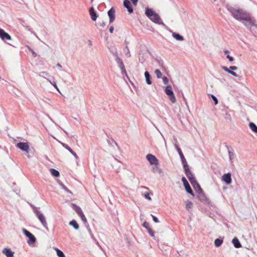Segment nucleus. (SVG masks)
Listing matches in <instances>:
<instances>
[{
	"mask_svg": "<svg viewBox=\"0 0 257 257\" xmlns=\"http://www.w3.org/2000/svg\"><path fill=\"white\" fill-rule=\"evenodd\" d=\"M194 190L197 193V198L200 201L208 205H211V201L207 198L203 189L201 188L200 185L198 183L197 180L194 177Z\"/></svg>",
	"mask_w": 257,
	"mask_h": 257,
	"instance_id": "f257e3e1",
	"label": "nucleus"
},
{
	"mask_svg": "<svg viewBox=\"0 0 257 257\" xmlns=\"http://www.w3.org/2000/svg\"><path fill=\"white\" fill-rule=\"evenodd\" d=\"M175 147L177 150V152H178V154H179V156L180 157L185 174L187 176L190 183L192 185H193V175L192 174L189 169V166L187 164V163L183 154V153L182 152L181 149L179 148L177 144H175Z\"/></svg>",
	"mask_w": 257,
	"mask_h": 257,
	"instance_id": "f03ea898",
	"label": "nucleus"
},
{
	"mask_svg": "<svg viewBox=\"0 0 257 257\" xmlns=\"http://www.w3.org/2000/svg\"><path fill=\"white\" fill-rule=\"evenodd\" d=\"M226 8L231 13L233 17L240 22L243 20L249 14L241 9H236L229 6H227Z\"/></svg>",
	"mask_w": 257,
	"mask_h": 257,
	"instance_id": "7ed1b4c3",
	"label": "nucleus"
},
{
	"mask_svg": "<svg viewBox=\"0 0 257 257\" xmlns=\"http://www.w3.org/2000/svg\"><path fill=\"white\" fill-rule=\"evenodd\" d=\"M145 15L154 23L160 25H165L160 16L153 9L147 8L145 10Z\"/></svg>",
	"mask_w": 257,
	"mask_h": 257,
	"instance_id": "20e7f679",
	"label": "nucleus"
},
{
	"mask_svg": "<svg viewBox=\"0 0 257 257\" xmlns=\"http://www.w3.org/2000/svg\"><path fill=\"white\" fill-rule=\"evenodd\" d=\"M242 24L249 30H251L253 27H257V24L255 20L251 16L250 14L245 18V19L241 21Z\"/></svg>",
	"mask_w": 257,
	"mask_h": 257,
	"instance_id": "39448f33",
	"label": "nucleus"
},
{
	"mask_svg": "<svg viewBox=\"0 0 257 257\" xmlns=\"http://www.w3.org/2000/svg\"><path fill=\"white\" fill-rule=\"evenodd\" d=\"M111 52L113 55L115 57V61L117 62L118 67L120 68L122 73L126 74V72L124 68V65L122 60L117 56V52L116 50L111 51Z\"/></svg>",
	"mask_w": 257,
	"mask_h": 257,
	"instance_id": "423d86ee",
	"label": "nucleus"
},
{
	"mask_svg": "<svg viewBox=\"0 0 257 257\" xmlns=\"http://www.w3.org/2000/svg\"><path fill=\"white\" fill-rule=\"evenodd\" d=\"M165 93L168 96L169 100L172 102L175 103L176 101L174 92L171 85H167L165 90Z\"/></svg>",
	"mask_w": 257,
	"mask_h": 257,
	"instance_id": "0eeeda50",
	"label": "nucleus"
},
{
	"mask_svg": "<svg viewBox=\"0 0 257 257\" xmlns=\"http://www.w3.org/2000/svg\"><path fill=\"white\" fill-rule=\"evenodd\" d=\"M34 212L35 213L36 215L37 216V217L39 219L40 221L41 222L43 226L44 227L48 228L47 223L46 222L45 217L44 216V215L37 209H34Z\"/></svg>",
	"mask_w": 257,
	"mask_h": 257,
	"instance_id": "6e6552de",
	"label": "nucleus"
},
{
	"mask_svg": "<svg viewBox=\"0 0 257 257\" xmlns=\"http://www.w3.org/2000/svg\"><path fill=\"white\" fill-rule=\"evenodd\" d=\"M22 232L27 237L29 238V240L27 241V243L29 244L34 243L36 242V239L35 236L25 228L22 229Z\"/></svg>",
	"mask_w": 257,
	"mask_h": 257,
	"instance_id": "1a4fd4ad",
	"label": "nucleus"
},
{
	"mask_svg": "<svg viewBox=\"0 0 257 257\" xmlns=\"http://www.w3.org/2000/svg\"><path fill=\"white\" fill-rule=\"evenodd\" d=\"M182 181L183 183V185L184 186L185 189L187 193L193 195V190H192L190 184H189L188 181L185 178V177H183L182 178Z\"/></svg>",
	"mask_w": 257,
	"mask_h": 257,
	"instance_id": "9d476101",
	"label": "nucleus"
},
{
	"mask_svg": "<svg viewBox=\"0 0 257 257\" xmlns=\"http://www.w3.org/2000/svg\"><path fill=\"white\" fill-rule=\"evenodd\" d=\"M16 146L21 149L22 151H25L27 153L29 152V146L28 143L20 142L17 143Z\"/></svg>",
	"mask_w": 257,
	"mask_h": 257,
	"instance_id": "9b49d317",
	"label": "nucleus"
},
{
	"mask_svg": "<svg viewBox=\"0 0 257 257\" xmlns=\"http://www.w3.org/2000/svg\"><path fill=\"white\" fill-rule=\"evenodd\" d=\"M146 158L151 165H157L158 164V160L154 155L148 154Z\"/></svg>",
	"mask_w": 257,
	"mask_h": 257,
	"instance_id": "f8f14e48",
	"label": "nucleus"
},
{
	"mask_svg": "<svg viewBox=\"0 0 257 257\" xmlns=\"http://www.w3.org/2000/svg\"><path fill=\"white\" fill-rule=\"evenodd\" d=\"M108 16L109 17V23H111L115 20V9L114 8H111L107 12Z\"/></svg>",
	"mask_w": 257,
	"mask_h": 257,
	"instance_id": "ddd939ff",
	"label": "nucleus"
},
{
	"mask_svg": "<svg viewBox=\"0 0 257 257\" xmlns=\"http://www.w3.org/2000/svg\"><path fill=\"white\" fill-rule=\"evenodd\" d=\"M231 174L229 173L224 174L222 176V180L226 184H230L232 182V179L231 177Z\"/></svg>",
	"mask_w": 257,
	"mask_h": 257,
	"instance_id": "4468645a",
	"label": "nucleus"
},
{
	"mask_svg": "<svg viewBox=\"0 0 257 257\" xmlns=\"http://www.w3.org/2000/svg\"><path fill=\"white\" fill-rule=\"evenodd\" d=\"M123 6L124 7L127 9V11L129 13H133L134 12V9L132 6L131 3L128 0H124L123 1Z\"/></svg>",
	"mask_w": 257,
	"mask_h": 257,
	"instance_id": "2eb2a0df",
	"label": "nucleus"
},
{
	"mask_svg": "<svg viewBox=\"0 0 257 257\" xmlns=\"http://www.w3.org/2000/svg\"><path fill=\"white\" fill-rule=\"evenodd\" d=\"M143 226L145 227L148 231V233H149L151 237H154V233L153 230L150 227V224L147 221H145L143 223Z\"/></svg>",
	"mask_w": 257,
	"mask_h": 257,
	"instance_id": "dca6fc26",
	"label": "nucleus"
},
{
	"mask_svg": "<svg viewBox=\"0 0 257 257\" xmlns=\"http://www.w3.org/2000/svg\"><path fill=\"white\" fill-rule=\"evenodd\" d=\"M0 37L3 40H11V36L0 28Z\"/></svg>",
	"mask_w": 257,
	"mask_h": 257,
	"instance_id": "f3484780",
	"label": "nucleus"
},
{
	"mask_svg": "<svg viewBox=\"0 0 257 257\" xmlns=\"http://www.w3.org/2000/svg\"><path fill=\"white\" fill-rule=\"evenodd\" d=\"M2 253L7 257H14V252L9 248H4L2 250Z\"/></svg>",
	"mask_w": 257,
	"mask_h": 257,
	"instance_id": "a211bd4d",
	"label": "nucleus"
},
{
	"mask_svg": "<svg viewBox=\"0 0 257 257\" xmlns=\"http://www.w3.org/2000/svg\"><path fill=\"white\" fill-rule=\"evenodd\" d=\"M89 14H90L91 19H92V20L93 21H96L98 16H97L96 13L95 12L93 7H92L90 8Z\"/></svg>",
	"mask_w": 257,
	"mask_h": 257,
	"instance_id": "6ab92c4d",
	"label": "nucleus"
},
{
	"mask_svg": "<svg viewBox=\"0 0 257 257\" xmlns=\"http://www.w3.org/2000/svg\"><path fill=\"white\" fill-rule=\"evenodd\" d=\"M72 208L76 211L77 214L80 216L83 213L81 208L75 204H71Z\"/></svg>",
	"mask_w": 257,
	"mask_h": 257,
	"instance_id": "aec40b11",
	"label": "nucleus"
},
{
	"mask_svg": "<svg viewBox=\"0 0 257 257\" xmlns=\"http://www.w3.org/2000/svg\"><path fill=\"white\" fill-rule=\"evenodd\" d=\"M61 145L63 147H64L65 149L68 150L69 152H70L76 159L78 158L77 154L67 144L63 143H61Z\"/></svg>",
	"mask_w": 257,
	"mask_h": 257,
	"instance_id": "412c9836",
	"label": "nucleus"
},
{
	"mask_svg": "<svg viewBox=\"0 0 257 257\" xmlns=\"http://www.w3.org/2000/svg\"><path fill=\"white\" fill-rule=\"evenodd\" d=\"M232 243L235 248H240L241 247V244L236 237H234L232 240Z\"/></svg>",
	"mask_w": 257,
	"mask_h": 257,
	"instance_id": "4be33fe9",
	"label": "nucleus"
},
{
	"mask_svg": "<svg viewBox=\"0 0 257 257\" xmlns=\"http://www.w3.org/2000/svg\"><path fill=\"white\" fill-rule=\"evenodd\" d=\"M145 77L147 83L149 85L151 84L152 83L151 81V76L148 71H146L145 72Z\"/></svg>",
	"mask_w": 257,
	"mask_h": 257,
	"instance_id": "5701e85b",
	"label": "nucleus"
},
{
	"mask_svg": "<svg viewBox=\"0 0 257 257\" xmlns=\"http://www.w3.org/2000/svg\"><path fill=\"white\" fill-rule=\"evenodd\" d=\"M172 36L174 38L178 41H183L184 40V38L182 36L180 35L179 34L174 32L172 34Z\"/></svg>",
	"mask_w": 257,
	"mask_h": 257,
	"instance_id": "b1692460",
	"label": "nucleus"
},
{
	"mask_svg": "<svg viewBox=\"0 0 257 257\" xmlns=\"http://www.w3.org/2000/svg\"><path fill=\"white\" fill-rule=\"evenodd\" d=\"M69 225L72 226L74 228L77 230L79 228V226L75 220H72L69 222Z\"/></svg>",
	"mask_w": 257,
	"mask_h": 257,
	"instance_id": "393cba45",
	"label": "nucleus"
},
{
	"mask_svg": "<svg viewBox=\"0 0 257 257\" xmlns=\"http://www.w3.org/2000/svg\"><path fill=\"white\" fill-rule=\"evenodd\" d=\"M51 174L54 177H59L60 175L59 172L57 170L52 168L50 170Z\"/></svg>",
	"mask_w": 257,
	"mask_h": 257,
	"instance_id": "a878e982",
	"label": "nucleus"
},
{
	"mask_svg": "<svg viewBox=\"0 0 257 257\" xmlns=\"http://www.w3.org/2000/svg\"><path fill=\"white\" fill-rule=\"evenodd\" d=\"M250 128L254 133H257V126L253 122H250L249 123Z\"/></svg>",
	"mask_w": 257,
	"mask_h": 257,
	"instance_id": "bb28decb",
	"label": "nucleus"
},
{
	"mask_svg": "<svg viewBox=\"0 0 257 257\" xmlns=\"http://www.w3.org/2000/svg\"><path fill=\"white\" fill-rule=\"evenodd\" d=\"M223 243V239L221 238H217L214 241V244L216 247H219Z\"/></svg>",
	"mask_w": 257,
	"mask_h": 257,
	"instance_id": "cd10ccee",
	"label": "nucleus"
},
{
	"mask_svg": "<svg viewBox=\"0 0 257 257\" xmlns=\"http://www.w3.org/2000/svg\"><path fill=\"white\" fill-rule=\"evenodd\" d=\"M192 203L191 201L187 200L186 201L185 208L188 211H190V209H191Z\"/></svg>",
	"mask_w": 257,
	"mask_h": 257,
	"instance_id": "c85d7f7f",
	"label": "nucleus"
},
{
	"mask_svg": "<svg viewBox=\"0 0 257 257\" xmlns=\"http://www.w3.org/2000/svg\"><path fill=\"white\" fill-rule=\"evenodd\" d=\"M55 250L57 252V255L58 257H65L64 253L59 249L56 248Z\"/></svg>",
	"mask_w": 257,
	"mask_h": 257,
	"instance_id": "c756f323",
	"label": "nucleus"
},
{
	"mask_svg": "<svg viewBox=\"0 0 257 257\" xmlns=\"http://www.w3.org/2000/svg\"><path fill=\"white\" fill-rule=\"evenodd\" d=\"M227 148H228V153L229 159L231 161V160L234 158L233 151L232 150H229L228 147H227Z\"/></svg>",
	"mask_w": 257,
	"mask_h": 257,
	"instance_id": "7c9ffc66",
	"label": "nucleus"
},
{
	"mask_svg": "<svg viewBox=\"0 0 257 257\" xmlns=\"http://www.w3.org/2000/svg\"><path fill=\"white\" fill-rule=\"evenodd\" d=\"M123 51L125 53V54L127 58H130L131 56L130 51L129 49L127 46H125V49H124Z\"/></svg>",
	"mask_w": 257,
	"mask_h": 257,
	"instance_id": "2f4dec72",
	"label": "nucleus"
},
{
	"mask_svg": "<svg viewBox=\"0 0 257 257\" xmlns=\"http://www.w3.org/2000/svg\"><path fill=\"white\" fill-rule=\"evenodd\" d=\"M155 73L156 74L158 78L160 79L162 77V73L159 69H156L155 71Z\"/></svg>",
	"mask_w": 257,
	"mask_h": 257,
	"instance_id": "473e14b6",
	"label": "nucleus"
},
{
	"mask_svg": "<svg viewBox=\"0 0 257 257\" xmlns=\"http://www.w3.org/2000/svg\"><path fill=\"white\" fill-rule=\"evenodd\" d=\"M80 218H81V220H82V221L83 222V223L86 225V224H87V219H86V218L85 217V215H84L83 213H82V214H81L80 216Z\"/></svg>",
	"mask_w": 257,
	"mask_h": 257,
	"instance_id": "72a5a7b5",
	"label": "nucleus"
},
{
	"mask_svg": "<svg viewBox=\"0 0 257 257\" xmlns=\"http://www.w3.org/2000/svg\"><path fill=\"white\" fill-rule=\"evenodd\" d=\"M60 185L61 186L62 188L64 189L65 191H67L68 193H72L71 191H70L64 184L62 183H60Z\"/></svg>",
	"mask_w": 257,
	"mask_h": 257,
	"instance_id": "f704fd0d",
	"label": "nucleus"
},
{
	"mask_svg": "<svg viewBox=\"0 0 257 257\" xmlns=\"http://www.w3.org/2000/svg\"><path fill=\"white\" fill-rule=\"evenodd\" d=\"M210 96H211L212 99H213V100L214 101V104L215 105L217 104L218 103V101L217 97L213 94H211Z\"/></svg>",
	"mask_w": 257,
	"mask_h": 257,
	"instance_id": "c9c22d12",
	"label": "nucleus"
},
{
	"mask_svg": "<svg viewBox=\"0 0 257 257\" xmlns=\"http://www.w3.org/2000/svg\"><path fill=\"white\" fill-rule=\"evenodd\" d=\"M48 81H49L54 87L58 90V88L57 87V86L56 85V83L55 81L52 82L51 81L49 80L48 79L45 78Z\"/></svg>",
	"mask_w": 257,
	"mask_h": 257,
	"instance_id": "e433bc0d",
	"label": "nucleus"
},
{
	"mask_svg": "<svg viewBox=\"0 0 257 257\" xmlns=\"http://www.w3.org/2000/svg\"><path fill=\"white\" fill-rule=\"evenodd\" d=\"M144 197H145V198L149 200H152V198L150 196V193L148 192H146L144 195Z\"/></svg>",
	"mask_w": 257,
	"mask_h": 257,
	"instance_id": "4c0bfd02",
	"label": "nucleus"
},
{
	"mask_svg": "<svg viewBox=\"0 0 257 257\" xmlns=\"http://www.w3.org/2000/svg\"><path fill=\"white\" fill-rule=\"evenodd\" d=\"M191 217L190 216H189V219L188 220V227H189V229L190 230H192V225H191Z\"/></svg>",
	"mask_w": 257,
	"mask_h": 257,
	"instance_id": "58836bf2",
	"label": "nucleus"
},
{
	"mask_svg": "<svg viewBox=\"0 0 257 257\" xmlns=\"http://www.w3.org/2000/svg\"><path fill=\"white\" fill-rule=\"evenodd\" d=\"M163 82L165 84H167L169 82V79L166 76H164L163 77H162Z\"/></svg>",
	"mask_w": 257,
	"mask_h": 257,
	"instance_id": "ea45409f",
	"label": "nucleus"
},
{
	"mask_svg": "<svg viewBox=\"0 0 257 257\" xmlns=\"http://www.w3.org/2000/svg\"><path fill=\"white\" fill-rule=\"evenodd\" d=\"M221 68L224 70L225 71L228 72V73H229V72L231 71L230 69L229 68H228L227 67H225V66H221Z\"/></svg>",
	"mask_w": 257,
	"mask_h": 257,
	"instance_id": "a19ab883",
	"label": "nucleus"
},
{
	"mask_svg": "<svg viewBox=\"0 0 257 257\" xmlns=\"http://www.w3.org/2000/svg\"><path fill=\"white\" fill-rule=\"evenodd\" d=\"M154 172H159L160 173H161V170L157 167L155 166L153 167Z\"/></svg>",
	"mask_w": 257,
	"mask_h": 257,
	"instance_id": "79ce46f5",
	"label": "nucleus"
},
{
	"mask_svg": "<svg viewBox=\"0 0 257 257\" xmlns=\"http://www.w3.org/2000/svg\"><path fill=\"white\" fill-rule=\"evenodd\" d=\"M151 216L152 217V218H153V221L155 222V223H158L159 222V219H158L157 217H156V216H155L154 215L151 214Z\"/></svg>",
	"mask_w": 257,
	"mask_h": 257,
	"instance_id": "37998d69",
	"label": "nucleus"
},
{
	"mask_svg": "<svg viewBox=\"0 0 257 257\" xmlns=\"http://www.w3.org/2000/svg\"><path fill=\"white\" fill-rule=\"evenodd\" d=\"M226 58L228 59V60L230 61V62H232L234 60V58L232 57V56H230V55H227L226 56Z\"/></svg>",
	"mask_w": 257,
	"mask_h": 257,
	"instance_id": "c03bdc74",
	"label": "nucleus"
},
{
	"mask_svg": "<svg viewBox=\"0 0 257 257\" xmlns=\"http://www.w3.org/2000/svg\"><path fill=\"white\" fill-rule=\"evenodd\" d=\"M30 51H31L32 55L34 57H36L37 56V54L33 50L30 49Z\"/></svg>",
	"mask_w": 257,
	"mask_h": 257,
	"instance_id": "a18cd8bd",
	"label": "nucleus"
},
{
	"mask_svg": "<svg viewBox=\"0 0 257 257\" xmlns=\"http://www.w3.org/2000/svg\"><path fill=\"white\" fill-rule=\"evenodd\" d=\"M229 69H230V70H231V71L232 70L234 71V70H236L237 69V67L235 66H230Z\"/></svg>",
	"mask_w": 257,
	"mask_h": 257,
	"instance_id": "49530a36",
	"label": "nucleus"
},
{
	"mask_svg": "<svg viewBox=\"0 0 257 257\" xmlns=\"http://www.w3.org/2000/svg\"><path fill=\"white\" fill-rule=\"evenodd\" d=\"M225 119H228L229 120H230L231 119V116L230 115V114H228V113H226V116L225 117Z\"/></svg>",
	"mask_w": 257,
	"mask_h": 257,
	"instance_id": "de8ad7c7",
	"label": "nucleus"
},
{
	"mask_svg": "<svg viewBox=\"0 0 257 257\" xmlns=\"http://www.w3.org/2000/svg\"><path fill=\"white\" fill-rule=\"evenodd\" d=\"M229 74H231V75H232L233 76H235V77H237V74H236L235 72H234L233 71H231H231H230V72H229Z\"/></svg>",
	"mask_w": 257,
	"mask_h": 257,
	"instance_id": "09e8293b",
	"label": "nucleus"
},
{
	"mask_svg": "<svg viewBox=\"0 0 257 257\" xmlns=\"http://www.w3.org/2000/svg\"><path fill=\"white\" fill-rule=\"evenodd\" d=\"M87 228L89 232L90 233V235H91V237H92V238H93V234H92V233H91V229H90V228H89V225H87Z\"/></svg>",
	"mask_w": 257,
	"mask_h": 257,
	"instance_id": "8fccbe9b",
	"label": "nucleus"
},
{
	"mask_svg": "<svg viewBox=\"0 0 257 257\" xmlns=\"http://www.w3.org/2000/svg\"><path fill=\"white\" fill-rule=\"evenodd\" d=\"M131 1L132 2V3L133 4V5H134L135 6H136L137 5L138 0H131Z\"/></svg>",
	"mask_w": 257,
	"mask_h": 257,
	"instance_id": "3c124183",
	"label": "nucleus"
},
{
	"mask_svg": "<svg viewBox=\"0 0 257 257\" xmlns=\"http://www.w3.org/2000/svg\"><path fill=\"white\" fill-rule=\"evenodd\" d=\"M140 189H146V190H149V188L147 187H145V186H140L139 187Z\"/></svg>",
	"mask_w": 257,
	"mask_h": 257,
	"instance_id": "603ef678",
	"label": "nucleus"
},
{
	"mask_svg": "<svg viewBox=\"0 0 257 257\" xmlns=\"http://www.w3.org/2000/svg\"><path fill=\"white\" fill-rule=\"evenodd\" d=\"M113 30H114V27L113 26H111L109 30L110 33H112L113 32Z\"/></svg>",
	"mask_w": 257,
	"mask_h": 257,
	"instance_id": "864d4df0",
	"label": "nucleus"
},
{
	"mask_svg": "<svg viewBox=\"0 0 257 257\" xmlns=\"http://www.w3.org/2000/svg\"><path fill=\"white\" fill-rule=\"evenodd\" d=\"M41 74H43L45 75L46 76H48L49 75V74L47 72H45V71L41 72V74H40V76H41Z\"/></svg>",
	"mask_w": 257,
	"mask_h": 257,
	"instance_id": "5fc2aeb1",
	"label": "nucleus"
},
{
	"mask_svg": "<svg viewBox=\"0 0 257 257\" xmlns=\"http://www.w3.org/2000/svg\"><path fill=\"white\" fill-rule=\"evenodd\" d=\"M88 42L89 47H91L92 45V41L89 40H88Z\"/></svg>",
	"mask_w": 257,
	"mask_h": 257,
	"instance_id": "6e6d98bb",
	"label": "nucleus"
},
{
	"mask_svg": "<svg viewBox=\"0 0 257 257\" xmlns=\"http://www.w3.org/2000/svg\"><path fill=\"white\" fill-rule=\"evenodd\" d=\"M100 26L102 27H104L105 26V23L102 22L101 23H100Z\"/></svg>",
	"mask_w": 257,
	"mask_h": 257,
	"instance_id": "4d7b16f0",
	"label": "nucleus"
},
{
	"mask_svg": "<svg viewBox=\"0 0 257 257\" xmlns=\"http://www.w3.org/2000/svg\"><path fill=\"white\" fill-rule=\"evenodd\" d=\"M56 66L59 68H62V66L59 63H58L57 65H56Z\"/></svg>",
	"mask_w": 257,
	"mask_h": 257,
	"instance_id": "13d9d810",
	"label": "nucleus"
},
{
	"mask_svg": "<svg viewBox=\"0 0 257 257\" xmlns=\"http://www.w3.org/2000/svg\"><path fill=\"white\" fill-rule=\"evenodd\" d=\"M224 54H228L229 53V51L228 50H224Z\"/></svg>",
	"mask_w": 257,
	"mask_h": 257,
	"instance_id": "bf43d9fd",
	"label": "nucleus"
}]
</instances>
